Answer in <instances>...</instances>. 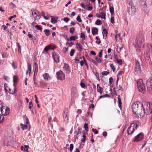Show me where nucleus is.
Masks as SVG:
<instances>
[{"mask_svg":"<svg viewBox=\"0 0 152 152\" xmlns=\"http://www.w3.org/2000/svg\"><path fill=\"white\" fill-rule=\"evenodd\" d=\"M28 69L29 71V73L30 74L31 72V65L30 64H28Z\"/></svg>","mask_w":152,"mask_h":152,"instance_id":"nucleus-39","label":"nucleus"},{"mask_svg":"<svg viewBox=\"0 0 152 152\" xmlns=\"http://www.w3.org/2000/svg\"><path fill=\"white\" fill-rule=\"evenodd\" d=\"M62 115L64 119V122L65 123H68L69 121V115L68 110L67 108L64 109Z\"/></svg>","mask_w":152,"mask_h":152,"instance_id":"nucleus-4","label":"nucleus"},{"mask_svg":"<svg viewBox=\"0 0 152 152\" xmlns=\"http://www.w3.org/2000/svg\"><path fill=\"white\" fill-rule=\"evenodd\" d=\"M132 109L134 114L143 117L145 114L148 115L152 113V104L147 103L143 105L142 103L137 102L132 104Z\"/></svg>","mask_w":152,"mask_h":152,"instance_id":"nucleus-1","label":"nucleus"},{"mask_svg":"<svg viewBox=\"0 0 152 152\" xmlns=\"http://www.w3.org/2000/svg\"><path fill=\"white\" fill-rule=\"evenodd\" d=\"M57 21L56 19L54 18H52L51 19V22L52 23H55Z\"/></svg>","mask_w":152,"mask_h":152,"instance_id":"nucleus-31","label":"nucleus"},{"mask_svg":"<svg viewBox=\"0 0 152 152\" xmlns=\"http://www.w3.org/2000/svg\"><path fill=\"white\" fill-rule=\"evenodd\" d=\"M102 23V21L99 19H98L95 22V24L97 25H100Z\"/></svg>","mask_w":152,"mask_h":152,"instance_id":"nucleus-36","label":"nucleus"},{"mask_svg":"<svg viewBox=\"0 0 152 152\" xmlns=\"http://www.w3.org/2000/svg\"><path fill=\"white\" fill-rule=\"evenodd\" d=\"M18 77L17 76H13V82L14 83V86H15V83H16L17 82Z\"/></svg>","mask_w":152,"mask_h":152,"instance_id":"nucleus-23","label":"nucleus"},{"mask_svg":"<svg viewBox=\"0 0 152 152\" xmlns=\"http://www.w3.org/2000/svg\"><path fill=\"white\" fill-rule=\"evenodd\" d=\"M75 37L74 36H72L70 38V41L75 40Z\"/></svg>","mask_w":152,"mask_h":152,"instance_id":"nucleus-52","label":"nucleus"},{"mask_svg":"<svg viewBox=\"0 0 152 152\" xmlns=\"http://www.w3.org/2000/svg\"><path fill=\"white\" fill-rule=\"evenodd\" d=\"M44 32L47 36H48L50 34V31L49 30L45 29L44 30Z\"/></svg>","mask_w":152,"mask_h":152,"instance_id":"nucleus-27","label":"nucleus"},{"mask_svg":"<svg viewBox=\"0 0 152 152\" xmlns=\"http://www.w3.org/2000/svg\"><path fill=\"white\" fill-rule=\"evenodd\" d=\"M4 117L3 116L0 114V123H2L4 121Z\"/></svg>","mask_w":152,"mask_h":152,"instance_id":"nucleus-40","label":"nucleus"},{"mask_svg":"<svg viewBox=\"0 0 152 152\" xmlns=\"http://www.w3.org/2000/svg\"><path fill=\"white\" fill-rule=\"evenodd\" d=\"M109 73V72L106 71H104L102 72V74L103 75H106Z\"/></svg>","mask_w":152,"mask_h":152,"instance_id":"nucleus-38","label":"nucleus"},{"mask_svg":"<svg viewBox=\"0 0 152 152\" xmlns=\"http://www.w3.org/2000/svg\"><path fill=\"white\" fill-rule=\"evenodd\" d=\"M110 66L111 69L113 70V72H114L115 70V68L113 66L112 64H110Z\"/></svg>","mask_w":152,"mask_h":152,"instance_id":"nucleus-34","label":"nucleus"},{"mask_svg":"<svg viewBox=\"0 0 152 152\" xmlns=\"http://www.w3.org/2000/svg\"><path fill=\"white\" fill-rule=\"evenodd\" d=\"M81 128L80 127H78V131L77 132L76 134V135H78V134H80L81 133Z\"/></svg>","mask_w":152,"mask_h":152,"instance_id":"nucleus-43","label":"nucleus"},{"mask_svg":"<svg viewBox=\"0 0 152 152\" xmlns=\"http://www.w3.org/2000/svg\"><path fill=\"white\" fill-rule=\"evenodd\" d=\"M100 17L102 18L105 19V13L103 12H102L100 13Z\"/></svg>","mask_w":152,"mask_h":152,"instance_id":"nucleus-33","label":"nucleus"},{"mask_svg":"<svg viewBox=\"0 0 152 152\" xmlns=\"http://www.w3.org/2000/svg\"><path fill=\"white\" fill-rule=\"evenodd\" d=\"M109 84L110 85H111L113 81V79L112 77H110L109 79Z\"/></svg>","mask_w":152,"mask_h":152,"instance_id":"nucleus-53","label":"nucleus"},{"mask_svg":"<svg viewBox=\"0 0 152 152\" xmlns=\"http://www.w3.org/2000/svg\"><path fill=\"white\" fill-rule=\"evenodd\" d=\"M107 34L108 33L107 30L105 29H104L102 31V34L104 39H106Z\"/></svg>","mask_w":152,"mask_h":152,"instance_id":"nucleus-18","label":"nucleus"},{"mask_svg":"<svg viewBox=\"0 0 152 152\" xmlns=\"http://www.w3.org/2000/svg\"><path fill=\"white\" fill-rule=\"evenodd\" d=\"M110 11L112 15L114 14V8L113 7H111L109 8Z\"/></svg>","mask_w":152,"mask_h":152,"instance_id":"nucleus-25","label":"nucleus"},{"mask_svg":"<svg viewBox=\"0 0 152 152\" xmlns=\"http://www.w3.org/2000/svg\"><path fill=\"white\" fill-rule=\"evenodd\" d=\"M56 75H57L58 79L61 80L64 79L65 75L62 71H60L59 72H57Z\"/></svg>","mask_w":152,"mask_h":152,"instance_id":"nucleus-9","label":"nucleus"},{"mask_svg":"<svg viewBox=\"0 0 152 152\" xmlns=\"http://www.w3.org/2000/svg\"><path fill=\"white\" fill-rule=\"evenodd\" d=\"M93 8L92 6H89L88 7L87 10L89 11H91L92 10Z\"/></svg>","mask_w":152,"mask_h":152,"instance_id":"nucleus-62","label":"nucleus"},{"mask_svg":"<svg viewBox=\"0 0 152 152\" xmlns=\"http://www.w3.org/2000/svg\"><path fill=\"white\" fill-rule=\"evenodd\" d=\"M76 47L79 51H82L83 50L82 45L80 43H77L76 45Z\"/></svg>","mask_w":152,"mask_h":152,"instance_id":"nucleus-20","label":"nucleus"},{"mask_svg":"<svg viewBox=\"0 0 152 152\" xmlns=\"http://www.w3.org/2000/svg\"><path fill=\"white\" fill-rule=\"evenodd\" d=\"M121 34L120 33L117 34L115 36V39L116 41H118L119 42L120 40H121V38L120 37Z\"/></svg>","mask_w":152,"mask_h":152,"instance_id":"nucleus-21","label":"nucleus"},{"mask_svg":"<svg viewBox=\"0 0 152 152\" xmlns=\"http://www.w3.org/2000/svg\"><path fill=\"white\" fill-rule=\"evenodd\" d=\"M86 29L87 30V32L89 34L90 32V28L88 26H87L86 27Z\"/></svg>","mask_w":152,"mask_h":152,"instance_id":"nucleus-55","label":"nucleus"},{"mask_svg":"<svg viewBox=\"0 0 152 152\" xmlns=\"http://www.w3.org/2000/svg\"><path fill=\"white\" fill-rule=\"evenodd\" d=\"M43 76L44 79L46 80H50L51 79V77L49 74L47 73L44 74L43 75Z\"/></svg>","mask_w":152,"mask_h":152,"instance_id":"nucleus-16","label":"nucleus"},{"mask_svg":"<svg viewBox=\"0 0 152 152\" xmlns=\"http://www.w3.org/2000/svg\"><path fill=\"white\" fill-rule=\"evenodd\" d=\"M90 61H91L92 63H93L95 65H97V63L96 61L93 59H91Z\"/></svg>","mask_w":152,"mask_h":152,"instance_id":"nucleus-58","label":"nucleus"},{"mask_svg":"<svg viewBox=\"0 0 152 152\" xmlns=\"http://www.w3.org/2000/svg\"><path fill=\"white\" fill-rule=\"evenodd\" d=\"M73 148V145L72 144H71L70 145V151H72Z\"/></svg>","mask_w":152,"mask_h":152,"instance_id":"nucleus-51","label":"nucleus"},{"mask_svg":"<svg viewBox=\"0 0 152 152\" xmlns=\"http://www.w3.org/2000/svg\"><path fill=\"white\" fill-rule=\"evenodd\" d=\"M137 45L140 48L142 47L143 46V45L142 43V42L144 41L143 36H141V38H139L137 37Z\"/></svg>","mask_w":152,"mask_h":152,"instance_id":"nucleus-10","label":"nucleus"},{"mask_svg":"<svg viewBox=\"0 0 152 152\" xmlns=\"http://www.w3.org/2000/svg\"><path fill=\"white\" fill-rule=\"evenodd\" d=\"M8 88V87L7 86H5V84H4V90L6 92H7L8 93H9L10 94H15L16 92V88L15 86H14V88H13V91H11V89L9 88V91L7 90V88Z\"/></svg>","mask_w":152,"mask_h":152,"instance_id":"nucleus-12","label":"nucleus"},{"mask_svg":"<svg viewBox=\"0 0 152 152\" xmlns=\"http://www.w3.org/2000/svg\"><path fill=\"white\" fill-rule=\"evenodd\" d=\"M35 27L38 30L42 31V27L40 25H36L35 26Z\"/></svg>","mask_w":152,"mask_h":152,"instance_id":"nucleus-28","label":"nucleus"},{"mask_svg":"<svg viewBox=\"0 0 152 152\" xmlns=\"http://www.w3.org/2000/svg\"><path fill=\"white\" fill-rule=\"evenodd\" d=\"M64 20L66 22H68L70 20L69 18L68 17L64 18Z\"/></svg>","mask_w":152,"mask_h":152,"instance_id":"nucleus-48","label":"nucleus"},{"mask_svg":"<svg viewBox=\"0 0 152 152\" xmlns=\"http://www.w3.org/2000/svg\"><path fill=\"white\" fill-rule=\"evenodd\" d=\"M120 95H118V105L119 107L121 109V99L120 98Z\"/></svg>","mask_w":152,"mask_h":152,"instance_id":"nucleus-22","label":"nucleus"},{"mask_svg":"<svg viewBox=\"0 0 152 152\" xmlns=\"http://www.w3.org/2000/svg\"><path fill=\"white\" fill-rule=\"evenodd\" d=\"M147 90L149 92L152 94V86L147 87Z\"/></svg>","mask_w":152,"mask_h":152,"instance_id":"nucleus-26","label":"nucleus"},{"mask_svg":"<svg viewBox=\"0 0 152 152\" xmlns=\"http://www.w3.org/2000/svg\"><path fill=\"white\" fill-rule=\"evenodd\" d=\"M56 48V46L53 45H50L45 47L44 48V51H47L49 49L54 50Z\"/></svg>","mask_w":152,"mask_h":152,"instance_id":"nucleus-13","label":"nucleus"},{"mask_svg":"<svg viewBox=\"0 0 152 152\" xmlns=\"http://www.w3.org/2000/svg\"><path fill=\"white\" fill-rule=\"evenodd\" d=\"M131 10L133 13L134 14L136 11V8L134 6H132L131 7Z\"/></svg>","mask_w":152,"mask_h":152,"instance_id":"nucleus-32","label":"nucleus"},{"mask_svg":"<svg viewBox=\"0 0 152 152\" xmlns=\"http://www.w3.org/2000/svg\"><path fill=\"white\" fill-rule=\"evenodd\" d=\"M20 126H21L23 130L26 129H27V126L26 125L21 124H20Z\"/></svg>","mask_w":152,"mask_h":152,"instance_id":"nucleus-29","label":"nucleus"},{"mask_svg":"<svg viewBox=\"0 0 152 152\" xmlns=\"http://www.w3.org/2000/svg\"><path fill=\"white\" fill-rule=\"evenodd\" d=\"M33 70H34V83L35 84V75H37L38 71V65L37 63L35 62L33 65Z\"/></svg>","mask_w":152,"mask_h":152,"instance_id":"nucleus-11","label":"nucleus"},{"mask_svg":"<svg viewBox=\"0 0 152 152\" xmlns=\"http://www.w3.org/2000/svg\"><path fill=\"white\" fill-rule=\"evenodd\" d=\"M95 59L96 60L97 62L98 63H100L101 62V60L99 58L96 57L95 58Z\"/></svg>","mask_w":152,"mask_h":152,"instance_id":"nucleus-47","label":"nucleus"},{"mask_svg":"<svg viewBox=\"0 0 152 152\" xmlns=\"http://www.w3.org/2000/svg\"><path fill=\"white\" fill-rule=\"evenodd\" d=\"M11 65L14 69H15L16 68V65L14 62L11 64Z\"/></svg>","mask_w":152,"mask_h":152,"instance_id":"nucleus-63","label":"nucleus"},{"mask_svg":"<svg viewBox=\"0 0 152 152\" xmlns=\"http://www.w3.org/2000/svg\"><path fill=\"white\" fill-rule=\"evenodd\" d=\"M103 90V88L101 87H99L98 88H97V91L100 94H102Z\"/></svg>","mask_w":152,"mask_h":152,"instance_id":"nucleus-24","label":"nucleus"},{"mask_svg":"<svg viewBox=\"0 0 152 152\" xmlns=\"http://www.w3.org/2000/svg\"><path fill=\"white\" fill-rule=\"evenodd\" d=\"M92 131L95 133V134H98V131H97L96 129H92Z\"/></svg>","mask_w":152,"mask_h":152,"instance_id":"nucleus-50","label":"nucleus"},{"mask_svg":"<svg viewBox=\"0 0 152 152\" xmlns=\"http://www.w3.org/2000/svg\"><path fill=\"white\" fill-rule=\"evenodd\" d=\"M80 85L81 86V87L83 88H84L85 87V84L83 83H80Z\"/></svg>","mask_w":152,"mask_h":152,"instance_id":"nucleus-56","label":"nucleus"},{"mask_svg":"<svg viewBox=\"0 0 152 152\" xmlns=\"http://www.w3.org/2000/svg\"><path fill=\"white\" fill-rule=\"evenodd\" d=\"M98 29L96 28H94L92 29V33L93 35L97 34H98Z\"/></svg>","mask_w":152,"mask_h":152,"instance_id":"nucleus-19","label":"nucleus"},{"mask_svg":"<svg viewBox=\"0 0 152 152\" xmlns=\"http://www.w3.org/2000/svg\"><path fill=\"white\" fill-rule=\"evenodd\" d=\"M84 127L85 130L87 132L88 131V125L87 124L85 123L84 124Z\"/></svg>","mask_w":152,"mask_h":152,"instance_id":"nucleus-44","label":"nucleus"},{"mask_svg":"<svg viewBox=\"0 0 152 152\" xmlns=\"http://www.w3.org/2000/svg\"><path fill=\"white\" fill-rule=\"evenodd\" d=\"M135 71L138 73H140L141 71L140 64L138 61L137 60H136Z\"/></svg>","mask_w":152,"mask_h":152,"instance_id":"nucleus-7","label":"nucleus"},{"mask_svg":"<svg viewBox=\"0 0 152 152\" xmlns=\"http://www.w3.org/2000/svg\"><path fill=\"white\" fill-rule=\"evenodd\" d=\"M137 83L139 91L142 93H145L146 91V87L142 80L140 79L137 81Z\"/></svg>","mask_w":152,"mask_h":152,"instance_id":"nucleus-2","label":"nucleus"},{"mask_svg":"<svg viewBox=\"0 0 152 152\" xmlns=\"http://www.w3.org/2000/svg\"><path fill=\"white\" fill-rule=\"evenodd\" d=\"M24 146L26 149V151L27 152L28 151V148H29V146L27 145H25Z\"/></svg>","mask_w":152,"mask_h":152,"instance_id":"nucleus-57","label":"nucleus"},{"mask_svg":"<svg viewBox=\"0 0 152 152\" xmlns=\"http://www.w3.org/2000/svg\"><path fill=\"white\" fill-rule=\"evenodd\" d=\"M138 127L137 124L135 123H132L127 129L128 133L129 134H132L134 130L137 129Z\"/></svg>","mask_w":152,"mask_h":152,"instance_id":"nucleus-3","label":"nucleus"},{"mask_svg":"<svg viewBox=\"0 0 152 152\" xmlns=\"http://www.w3.org/2000/svg\"><path fill=\"white\" fill-rule=\"evenodd\" d=\"M20 149L21 151H26V149L25 147H24L23 146H21Z\"/></svg>","mask_w":152,"mask_h":152,"instance_id":"nucleus-59","label":"nucleus"},{"mask_svg":"<svg viewBox=\"0 0 152 152\" xmlns=\"http://www.w3.org/2000/svg\"><path fill=\"white\" fill-rule=\"evenodd\" d=\"M75 52V50L74 49H72L70 51V55L71 56H72L74 53Z\"/></svg>","mask_w":152,"mask_h":152,"instance_id":"nucleus-35","label":"nucleus"},{"mask_svg":"<svg viewBox=\"0 0 152 152\" xmlns=\"http://www.w3.org/2000/svg\"><path fill=\"white\" fill-rule=\"evenodd\" d=\"M115 61L120 64H121L122 63V61L121 59H118Z\"/></svg>","mask_w":152,"mask_h":152,"instance_id":"nucleus-37","label":"nucleus"},{"mask_svg":"<svg viewBox=\"0 0 152 152\" xmlns=\"http://www.w3.org/2000/svg\"><path fill=\"white\" fill-rule=\"evenodd\" d=\"M77 20L79 22H81L82 21V20L80 18V17L79 15H78L76 18Z\"/></svg>","mask_w":152,"mask_h":152,"instance_id":"nucleus-45","label":"nucleus"},{"mask_svg":"<svg viewBox=\"0 0 152 152\" xmlns=\"http://www.w3.org/2000/svg\"><path fill=\"white\" fill-rule=\"evenodd\" d=\"M80 6L83 8H85L86 7V5L83 3H81Z\"/></svg>","mask_w":152,"mask_h":152,"instance_id":"nucleus-61","label":"nucleus"},{"mask_svg":"<svg viewBox=\"0 0 152 152\" xmlns=\"http://www.w3.org/2000/svg\"><path fill=\"white\" fill-rule=\"evenodd\" d=\"M63 68L65 73L67 74H69L70 73V70L68 64H64Z\"/></svg>","mask_w":152,"mask_h":152,"instance_id":"nucleus-14","label":"nucleus"},{"mask_svg":"<svg viewBox=\"0 0 152 152\" xmlns=\"http://www.w3.org/2000/svg\"><path fill=\"white\" fill-rule=\"evenodd\" d=\"M2 115L4 116L8 115L10 113V109L5 106L0 107Z\"/></svg>","mask_w":152,"mask_h":152,"instance_id":"nucleus-5","label":"nucleus"},{"mask_svg":"<svg viewBox=\"0 0 152 152\" xmlns=\"http://www.w3.org/2000/svg\"><path fill=\"white\" fill-rule=\"evenodd\" d=\"M127 4H128L129 5L131 6H132V0H130L129 1H127Z\"/></svg>","mask_w":152,"mask_h":152,"instance_id":"nucleus-46","label":"nucleus"},{"mask_svg":"<svg viewBox=\"0 0 152 152\" xmlns=\"http://www.w3.org/2000/svg\"><path fill=\"white\" fill-rule=\"evenodd\" d=\"M102 50H100L99 53V57L101 58L102 57Z\"/></svg>","mask_w":152,"mask_h":152,"instance_id":"nucleus-49","label":"nucleus"},{"mask_svg":"<svg viewBox=\"0 0 152 152\" xmlns=\"http://www.w3.org/2000/svg\"><path fill=\"white\" fill-rule=\"evenodd\" d=\"M80 37L82 38L83 40L85 39V35L83 33H81Z\"/></svg>","mask_w":152,"mask_h":152,"instance_id":"nucleus-41","label":"nucleus"},{"mask_svg":"<svg viewBox=\"0 0 152 152\" xmlns=\"http://www.w3.org/2000/svg\"><path fill=\"white\" fill-rule=\"evenodd\" d=\"M75 31V28L74 27L70 28L69 29V32L71 33H73Z\"/></svg>","mask_w":152,"mask_h":152,"instance_id":"nucleus-42","label":"nucleus"},{"mask_svg":"<svg viewBox=\"0 0 152 152\" xmlns=\"http://www.w3.org/2000/svg\"><path fill=\"white\" fill-rule=\"evenodd\" d=\"M83 138L81 139V141L83 142H85L86 139V136L85 134L84 133H83Z\"/></svg>","mask_w":152,"mask_h":152,"instance_id":"nucleus-30","label":"nucleus"},{"mask_svg":"<svg viewBox=\"0 0 152 152\" xmlns=\"http://www.w3.org/2000/svg\"><path fill=\"white\" fill-rule=\"evenodd\" d=\"M110 20H111V22L112 23H113L114 22V18L113 17H111V19H110Z\"/></svg>","mask_w":152,"mask_h":152,"instance_id":"nucleus-54","label":"nucleus"},{"mask_svg":"<svg viewBox=\"0 0 152 152\" xmlns=\"http://www.w3.org/2000/svg\"><path fill=\"white\" fill-rule=\"evenodd\" d=\"M37 14L36 12H32V16L35 18H36L37 19H39L40 17L37 15L39 14V12L37 11Z\"/></svg>","mask_w":152,"mask_h":152,"instance_id":"nucleus-15","label":"nucleus"},{"mask_svg":"<svg viewBox=\"0 0 152 152\" xmlns=\"http://www.w3.org/2000/svg\"><path fill=\"white\" fill-rule=\"evenodd\" d=\"M114 57L115 61L118 59V57L116 55L114 54Z\"/></svg>","mask_w":152,"mask_h":152,"instance_id":"nucleus-64","label":"nucleus"},{"mask_svg":"<svg viewBox=\"0 0 152 152\" xmlns=\"http://www.w3.org/2000/svg\"><path fill=\"white\" fill-rule=\"evenodd\" d=\"M122 48V47L119 48H117V51L118 53H120L121 52V50Z\"/></svg>","mask_w":152,"mask_h":152,"instance_id":"nucleus-60","label":"nucleus"},{"mask_svg":"<svg viewBox=\"0 0 152 152\" xmlns=\"http://www.w3.org/2000/svg\"><path fill=\"white\" fill-rule=\"evenodd\" d=\"M144 137V135L143 133L141 132L135 137L133 141L134 142H138L142 140Z\"/></svg>","mask_w":152,"mask_h":152,"instance_id":"nucleus-6","label":"nucleus"},{"mask_svg":"<svg viewBox=\"0 0 152 152\" xmlns=\"http://www.w3.org/2000/svg\"><path fill=\"white\" fill-rule=\"evenodd\" d=\"M52 55L54 61L56 63H58L59 61V54L55 52L52 53Z\"/></svg>","mask_w":152,"mask_h":152,"instance_id":"nucleus-8","label":"nucleus"},{"mask_svg":"<svg viewBox=\"0 0 152 152\" xmlns=\"http://www.w3.org/2000/svg\"><path fill=\"white\" fill-rule=\"evenodd\" d=\"M147 86H152V78H150L147 81Z\"/></svg>","mask_w":152,"mask_h":152,"instance_id":"nucleus-17","label":"nucleus"}]
</instances>
